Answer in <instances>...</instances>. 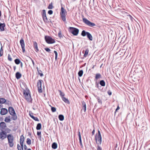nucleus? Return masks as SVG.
<instances>
[{
    "label": "nucleus",
    "instance_id": "nucleus-33",
    "mask_svg": "<svg viewBox=\"0 0 150 150\" xmlns=\"http://www.w3.org/2000/svg\"><path fill=\"white\" fill-rule=\"evenodd\" d=\"M6 100L4 98H0V103L3 104L6 102Z\"/></svg>",
    "mask_w": 150,
    "mask_h": 150
},
{
    "label": "nucleus",
    "instance_id": "nucleus-49",
    "mask_svg": "<svg viewBox=\"0 0 150 150\" xmlns=\"http://www.w3.org/2000/svg\"><path fill=\"white\" fill-rule=\"evenodd\" d=\"M97 150H102L101 147L98 145L97 146Z\"/></svg>",
    "mask_w": 150,
    "mask_h": 150
},
{
    "label": "nucleus",
    "instance_id": "nucleus-58",
    "mask_svg": "<svg viewBox=\"0 0 150 150\" xmlns=\"http://www.w3.org/2000/svg\"><path fill=\"white\" fill-rule=\"evenodd\" d=\"M31 60L33 64V66H34V64H35L34 62V61H33V60L31 58Z\"/></svg>",
    "mask_w": 150,
    "mask_h": 150
},
{
    "label": "nucleus",
    "instance_id": "nucleus-53",
    "mask_svg": "<svg viewBox=\"0 0 150 150\" xmlns=\"http://www.w3.org/2000/svg\"><path fill=\"white\" fill-rule=\"evenodd\" d=\"M79 143L81 146V147L82 148L83 146L82 144V141H79Z\"/></svg>",
    "mask_w": 150,
    "mask_h": 150
},
{
    "label": "nucleus",
    "instance_id": "nucleus-27",
    "mask_svg": "<svg viewBox=\"0 0 150 150\" xmlns=\"http://www.w3.org/2000/svg\"><path fill=\"white\" fill-rule=\"evenodd\" d=\"M58 92L59 93V95H60L61 98H62L63 97H64V96H65V94L64 93L62 92V91H61L60 90H58Z\"/></svg>",
    "mask_w": 150,
    "mask_h": 150
},
{
    "label": "nucleus",
    "instance_id": "nucleus-57",
    "mask_svg": "<svg viewBox=\"0 0 150 150\" xmlns=\"http://www.w3.org/2000/svg\"><path fill=\"white\" fill-rule=\"evenodd\" d=\"M45 40L46 42H47V36L46 35L45 36Z\"/></svg>",
    "mask_w": 150,
    "mask_h": 150
},
{
    "label": "nucleus",
    "instance_id": "nucleus-32",
    "mask_svg": "<svg viewBox=\"0 0 150 150\" xmlns=\"http://www.w3.org/2000/svg\"><path fill=\"white\" fill-rule=\"evenodd\" d=\"M83 73V70H80L78 73V76L79 77H81L82 76Z\"/></svg>",
    "mask_w": 150,
    "mask_h": 150
},
{
    "label": "nucleus",
    "instance_id": "nucleus-42",
    "mask_svg": "<svg viewBox=\"0 0 150 150\" xmlns=\"http://www.w3.org/2000/svg\"><path fill=\"white\" fill-rule=\"evenodd\" d=\"M54 52L55 54V59L56 60L57 59V55H58L57 52L55 50H54Z\"/></svg>",
    "mask_w": 150,
    "mask_h": 150
},
{
    "label": "nucleus",
    "instance_id": "nucleus-55",
    "mask_svg": "<svg viewBox=\"0 0 150 150\" xmlns=\"http://www.w3.org/2000/svg\"><path fill=\"white\" fill-rule=\"evenodd\" d=\"M24 148L25 150H26L27 149V148L26 146L25 145H24Z\"/></svg>",
    "mask_w": 150,
    "mask_h": 150
},
{
    "label": "nucleus",
    "instance_id": "nucleus-14",
    "mask_svg": "<svg viewBox=\"0 0 150 150\" xmlns=\"http://www.w3.org/2000/svg\"><path fill=\"white\" fill-rule=\"evenodd\" d=\"M8 112V110L6 108H2L1 109L0 114L1 115H4L6 114Z\"/></svg>",
    "mask_w": 150,
    "mask_h": 150
},
{
    "label": "nucleus",
    "instance_id": "nucleus-56",
    "mask_svg": "<svg viewBox=\"0 0 150 150\" xmlns=\"http://www.w3.org/2000/svg\"><path fill=\"white\" fill-rule=\"evenodd\" d=\"M95 132V129H94L93 130L92 132V134L93 135L94 134Z\"/></svg>",
    "mask_w": 150,
    "mask_h": 150
},
{
    "label": "nucleus",
    "instance_id": "nucleus-35",
    "mask_svg": "<svg viewBox=\"0 0 150 150\" xmlns=\"http://www.w3.org/2000/svg\"><path fill=\"white\" fill-rule=\"evenodd\" d=\"M37 69L38 74L40 76H43V74L42 73V71L41 70H39L38 67H37Z\"/></svg>",
    "mask_w": 150,
    "mask_h": 150
},
{
    "label": "nucleus",
    "instance_id": "nucleus-9",
    "mask_svg": "<svg viewBox=\"0 0 150 150\" xmlns=\"http://www.w3.org/2000/svg\"><path fill=\"white\" fill-rule=\"evenodd\" d=\"M20 42L21 47L23 52L24 53L25 51V45L24 40L23 38L21 39Z\"/></svg>",
    "mask_w": 150,
    "mask_h": 150
},
{
    "label": "nucleus",
    "instance_id": "nucleus-41",
    "mask_svg": "<svg viewBox=\"0 0 150 150\" xmlns=\"http://www.w3.org/2000/svg\"><path fill=\"white\" fill-rule=\"evenodd\" d=\"M78 135L79 137V141H82L81 139V137L80 134V132L79 131L78 133Z\"/></svg>",
    "mask_w": 150,
    "mask_h": 150
},
{
    "label": "nucleus",
    "instance_id": "nucleus-18",
    "mask_svg": "<svg viewBox=\"0 0 150 150\" xmlns=\"http://www.w3.org/2000/svg\"><path fill=\"white\" fill-rule=\"evenodd\" d=\"M87 38L90 40L92 41L93 39V37L88 32L87 35Z\"/></svg>",
    "mask_w": 150,
    "mask_h": 150
},
{
    "label": "nucleus",
    "instance_id": "nucleus-7",
    "mask_svg": "<svg viewBox=\"0 0 150 150\" xmlns=\"http://www.w3.org/2000/svg\"><path fill=\"white\" fill-rule=\"evenodd\" d=\"M95 137L96 144H101L102 142V137L97 136V134H96Z\"/></svg>",
    "mask_w": 150,
    "mask_h": 150
},
{
    "label": "nucleus",
    "instance_id": "nucleus-19",
    "mask_svg": "<svg viewBox=\"0 0 150 150\" xmlns=\"http://www.w3.org/2000/svg\"><path fill=\"white\" fill-rule=\"evenodd\" d=\"M62 100L64 101L65 103L68 104H70V102L67 98H66L64 97L62 98Z\"/></svg>",
    "mask_w": 150,
    "mask_h": 150
},
{
    "label": "nucleus",
    "instance_id": "nucleus-37",
    "mask_svg": "<svg viewBox=\"0 0 150 150\" xmlns=\"http://www.w3.org/2000/svg\"><path fill=\"white\" fill-rule=\"evenodd\" d=\"M49 106L51 107V110L52 112H54L56 111V109L55 107H52L50 105H49Z\"/></svg>",
    "mask_w": 150,
    "mask_h": 150
},
{
    "label": "nucleus",
    "instance_id": "nucleus-30",
    "mask_svg": "<svg viewBox=\"0 0 150 150\" xmlns=\"http://www.w3.org/2000/svg\"><path fill=\"white\" fill-rule=\"evenodd\" d=\"M99 83H98L97 82L95 83V87L97 88L99 90L100 88H101V86H100L99 84Z\"/></svg>",
    "mask_w": 150,
    "mask_h": 150
},
{
    "label": "nucleus",
    "instance_id": "nucleus-46",
    "mask_svg": "<svg viewBox=\"0 0 150 150\" xmlns=\"http://www.w3.org/2000/svg\"><path fill=\"white\" fill-rule=\"evenodd\" d=\"M8 59L9 61H12V58H11L10 55L9 54L8 55Z\"/></svg>",
    "mask_w": 150,
    "mask_h": 150
},
{
    "label": "nucleus",
    "instance_id": "nucleus-15",
    "mask_svg": "<svg viewBox=\"0 0 150 150\" xmlns=\"http://www.w3.org/2000/svg\"><path fill=\"white\" fill-rule=\"evenodd\" d=\"M33 45L35 49V51L36 52H38L39 51V49L38 47L37 43L35 41L33 42Z\"/></svg>",
    "mask_w": 150,
    "mask_h": 150
},
{
    "label": "nucleus",
    "instance_id": "nucleus-52",
    "mask_svg": "<svg viewBox=\"0 0 150 150\" xmlns=\"http://www.w3.org/2000/svg\"><path fill=\"white\" fill-rule=\"evenodd\" d=\"M97 136L101 137L100 132L99 130L98 131V134H97Z\"/></svg>",
    "mask_w": 150,
    "mask_h": 150
},
{
    "label": "nucleus",
    "instance_id": "nucleus-51",
    "mask_svg": "<svg viewBox=\"0 0 150 150\" xmlns=\"http://www.w3.org/2000/svg\"><path fill=\"white\" fill-rule=\"evenodd\" d=\"M120 108L119 107V105H118L117 106V108H116V109L115 110V114L116 113V112L120 109Z\"/></svg>",
    "mask_w": 150,
    "mask_h": 150
},
{
    "label": "nucleus",
    "instance_id": "nucleus-12",
    "mask_svg": "<svg viewBox=\"0 0 150 150\" xmlns=\"http://www.w3.org/2000/svg\"><path fill=\"white\" fill-rule=\"evenodd\" d=\"M55 42L54 40L51 37L47 36V44H53Z\"/></svg>",
    "mask_w": 150,
    "mask_h": 150
},
{
    "label": "nucleus",
    "instance_id": "nucleus-64",
    "mask_svg": "<svg viewBox=\"0 0 150 150\" xmlns=\"http://www.w3.org/2000/svg\"><path fill=\"white\" fill-rule=\"evenodd\" d=\"M26 150H31L30 149H27Z\"/></svg>",
    "mask_w": 150,
    "mask_h": 150
},
{
    "label": "nucleus",
    "instance_id": "nucleus-38",
    "mask_svg": "<svg viewBox=\"0 0 150 150\" xmlns=\"http://www.w3.org/2000/svg\"><path fill=\"white\" fill-rule=\"evenodd\" d=\"M53 6L52 2H51L47 7V8L49 9H52L53 8Z\"/></svg>",
    "mask_w": 150,
    "mask_h": 150
},
{
    "label": "nucleus",
    "instance_id": "nucleus-8",
    "mask_svg": "<svg viewBox=\"0 0 150 150\" xmlns=\"http://www.w3.org/2000/svg\"><path fill=\"white\" fill-rule=\"evenodd\" d=\"M42 81V80H40L38 81L37 83V86L38 88V89L39 93L42 92L41 87Z\"/></svg>",
    "mask_w": 150,
    "mask_h": 150
},
{
    "label": "nucleus",
    "instance_id": "nucleus-1",
    "mask_svg": "<svg viewBox=\"0 0 150 150\" xmlns=\"http://www.w3.org/2000/svg\"><path fill=\"white\" fill-rule=\"evenodd\" d=\"M6 137L7 138L8 144L9 146L11 147H12L14 144L13 136L11 134L7 135L6 132L4 131H2L1 132H0V139L3 140Z\"/></svg>",
    "mask_w": 150,
    "mask_h": 150
},
{
    "label": "nucleus",
    "instance_id": "nucleus-59",
    "mask_svg": "<svg viewBox=\"0 0 150 150\" xmlns=\"http://www.w3.org/2000/svg\"><path fill=\"white\" fill-rule=\"evenodd\" d=\"M20 64V66H21V68H22V67H23V63H22L21 62Z\"/></svg>",
    "mask_w": 150,
    "mask_h": 150
},
{
    "label": "nucleus",
    "instance_id": "nucleus-13",
    "mask_svg": "<svg viewBox=\"0 0 150 150\" xmlns=\"http://www.w3.org/2000/svg\"><path fill=\"white\" fill-rule=\"evenodd\" d=\"M81 103L82 107L81 110H83L84 112H85L86 111V103L84 101H81Z\"/></svg>",
    "mask_w": 150,
    "mask_h": 150
},
{
    "label": "nucleus",
    "instance_id": "nucleus-25",
    "mask_svg": "<svg viewBox=\"0 0 150 150\" xmlns=\"http://www.w3.org/2000/svg\"><path fill=\"white\" fill-rule=\"evenodd\" d=\"M88 32H86L85 31V30H83L82 31L81 35L82 36L84 37L86 35H87Z\"/></svg>",
    "mask_w": 150,
    "mask_h": 150
},
{
    "label": "nucleus",
    "instance_id": "nucleus-10",
    "mask_svg": "<svg viewBox=\"0 0 150 150\" xmlns=\"http://www.w3.org/2000/svg\"><path fill=\"white\" fill-rule=\"evenodd\" d=\"M42 15L44 21L46 23L47 22V17L46 16V11L45 10H42Z\"/></svg>",
    "mask_w": 150,
    "mask_h": 150
},
{
    "label": "nucleus",
    "instance_id": "nucleus-3",
    "mask_svg": "<svg viewBox=\"0 0 150 150\" xmlns=\"http://www.w3.org/2000/svg\"><path fill=\"white\" fill-rule=\"evenodd\" d=\"M29 90L24 91H23V95L25 96V99L28 102L31 103L32 99L30 94L29 93Z\"/></svg>",
    "mask_w": 150,
    "mask_h": 150
},
{
    "label": "nucleus",
    "instance_id": "nucleus-47",
    "mask_svg": "<svg viewBox=\"0 0 150 150\" xmlns=\"http://www.w3.org/2000/svg\"><path fill=\"white\" fill-rule=\"evenodd\" d=\"M4 130H5L8 133H10L11 131V130L8 128H6Z\"/></svg>",
    "mask_w": 150,
    "mask_h": 150
},
{
    "label": "nucleus",
    "instance_id": "nucleus-36",
    "mask_svg": "<svg viewBox=\"0 0 150 150\" xmlns=\"http://www.w3.org/2000/svg\"><path fill=\"white\" fill-rule=\"evenodd\" d=\"M4 121L6 122H9L11 121V119H9L8 118V117H6L5 118Z\"/></svg>",
    "mask_w": 150,
    "mask_h": 150
},
{
    "label": "nucleus",
    "instance_id": "nucleus-21",
    "mask_svg": "<svg viewBox=\"0 0 150 150\" xmlns=\"http://www.w3.org/2000/svg\"><path fill=\"white\" fill-rule=\"evenodd\" d=\"M21 76V74L19 72H17L16 74V77L17 79H19Z\"/></svg>",
    "mask_w": 150,
    "mask_h": 150
},
{
    "label": "nucleus",
    "instance_id": "nucleus-20",
    "mask_svg": "<svg viewBox=\"0 0 150 150\" xmlns=\"http://www.w3.org/2000/svg\"><path fill=\"white\" fill-rule=\"evenodd\" d=\"M32 113H31V114L30 113V117L33 118L34 120H35V121H39V120L38 118L37 117H35L33 116L32 114Z\"/></svg>",
    "mask_w": 150,
    "mask_h": 150
},
{
    "label": "nucleus",
    "instance_id": "nucleus-11",
    "mask_svg": "<svg viewBox=\"0 0 150 150\" xmlns=\"http://www.w3.org/2000/svg\"><path fill=\"white\" fill-rule=\"evenodd\" d=\"M0 126L1 131H4L6 127V124L4 122H1L0 123Z\"/></svg>",
    "mask_w": 150,
    "mask_h": 150
},
{
    "label": "nucleus",
    "instance_id": "nucleus-2",
    "mask_svg": "<svg viewBox=\"0 0 150 150\" xmlns=\"http://www.w3.org/2000/svg\"><path fill=\"white\" fill-rule=\"evenodd\" d=\"M8 111L10 114L12 116L11 118L13 120H16L17 118V117L13 108L12 107H10L8 108Z\"/></svg>",
    "mask_w": 150,
    "mask_h": 150
},
{
    "label": "nucleus",
    "instance_id": "nucleus-63",
    "mask_svg": "<svg viewBox=\"0 0 150 150\" xmlns=\"http://www.w3.org/2000/svg\"><path fill=\"white\" fill-rule=\"evenodd\" d=\"M44 49L46 51H47V47L45 48Z\"/></svg>",
    "mask_w": 150,
    "mask_h": 150
},
{
    "label": "nucleus",
    "instance_id": "nucleus-23",
    "mask_svg": "<svg viewBox=\"0 0 150 150\" xmlns=\"http://www.w3.org/2000/svg\"><path fill=\"white\" fill-rule=\"evenodd\" d=\"M99 83L102 86H105V83L104 80H101L99 82Z\"/></svg>",
    "mask_w": 150,
    "mask_h": 150
},
{
    "label": "nucleus",
    "instance_id": "nucleus-43",
    "mask_svg": "<svg viewBox=\"0 0 150 150\" xmlns=\"http://www.w3.org/2000/svg\"><path fill=\"white\" fill-rule=\"evenodd\" d=\"M96 98L97 99L98 102L101 104L102 103V101L100 100V97H97Z\"/></svg>",
    "mask_w": 150,
    "mask_h": 150
},
{
    "label": "nucleus",
    "instance_id": "nucleus-17",
    "mask_svg": "<svg viewBox=\"0 0 150 150\" xmlns=\"http://www.w3.org/2000/svg\"><path fill=\"white\" fill-rule=\"evenodd\" d=\"M24 140V138L23 135H22L20 138V144L21 145H23V142Z\"/></svg>",
    "mask_w": 150,
    "mask_h": 150
},
{
    "label": "nucleus",
    "instance_id": "nucleus-31",
    "mask_svg": "<svg viewBox=\"0 0 150 150\" xmlns=\"http://www.w3.org/2000/svg\"><path fill=\"white\" fill-rule=\"evenodd\" d=\"M41 124L40 123H39L37 125L36 128L37 130H40L41 129Z\"/></svg>",
    "mask_w": 150,
    "mask_h": 150
},
{
    "label": "nucleus",
    "instance_id": "nucleus-48",
    "mask_svg": "<svg viewBox=\"0 0 150 150\" xmlns=\"http://www.w3.org/2000/svg\"><path fill=\"white\" fill-rule=\"evenodd\" d=\"M47 13H48L50 15H51L53 13V11L52 10H49L47 12Z\"/></svg>",
    "mask_w": 150,
    "mask_h": 150
},
{
    "label": "nucleus",
    "instance_id": "nucleus-28",
    "mask_svg": "<svg viewBox=\"0 0 150 150\" xmlns=\"http://www.w3.org/2000/svg\"><path fill=\"white\" fill-rule=\"evenodd\" d=\"M21 146L19 144L17 145V148L18 150H23V145H21Z\"/></svg>",
    "mask_w": 150,
    "mask_h": 150
},
{
    "label": "nucleus",
    "instance_id": "nucleus-60",
    "mask_svg": "<svg viewBox=\"0 0 150 150\" xmlns=\"http://www.w3.org/2000/svg\"><path fill=\"white\" fill-rule=\"evenodd\" d=\"M50 51V50L49 48H47V52H49Z\"/></svg>",
    "mask_w": 150,
    "mask_h": 150
},
{
    "label": "nucleus",
    "instance_id": "nucleus-34",
    "mask_svg": "<svg viewBox=\"0 0 150 150\" xmlns=\"http://www.w3.org/2000/svg\"><path fill=\"white\" fill-rule=\"evenodd\" d=\"M15 63L17 64H19L21 62L20 60L19 59H16L14 60Z\"/></svg>",
    "mask_w": 150,
    "mask_h": 150
},
{
    "label": "nucleus",
    "instance_id": "nucleus-24",
    "mask_svg": "<svg viewBox=\"0 0 150 150\" xmlns=\"http://www.w3.org/2000/svg\"><path fill=\"white\" fill-rule=\"evenodd\" d=\"M57 147V144L56 142H53L52 145V147L54 149H56Z\"/></svg>",
    "mask_w": 150,
    "mask_h": 150
},
{
    "label": "nucleus",
    "instance_id": "nucleus-50",
    "mask_svg": "<svg viewBox=\"0 0 150 150\" xmlns=\"http://www.w3.org/2000/svg\"><path fill=\"white\" fill-rule=\"evenodd\" d=\"M107 93H108V95L109 96H110L112 95V92L110 90H108V91Z\"/></svg>",
    "mask_w": 150,
    "mask_h": 150
},
{
    "label": "nucleus",
    "instance_id": "nucleus-44",
    "mask_svg": "<svg viewBox=\"0 0 150 150\" xmlns=\"http://www.w3.org/2000/svg\"><path fill=\"white\" fill-rule=\"evenodd\" d=\"M3 49L2 47H1L0 50V56H1L3 55Z\"/></svg>",
    "mask_w": 150,
    "mask_h": 150
},
{
    "label": "nucleus",
    "instance_id": "nucleus-16",
    "mask_svg": "<svg viewBox=\"0 0 150 150\" xmlns=\"http://www.w3.org/2000/svg\"><path fill=\"white\" fill-rule=\"evenodd\" d=\"M5 23H0V29L1 31H3L4 30V27H5Z\"/></svg>",
    "mask_w": 150,
    "mask_h": 150
},
{
    "label": "nucleus",
    "instance_id": "nucleus-5",
    "mask_svg": "<svg viewBox=\"0 0 150 150\" xmlns=\"http://www.w3.org/2000/svg\"><path fill=\"white\" fill-rule=\"evenodd\" d=\"M67 12L65 9L63 7H61V11L60 13V15L61 19L63 21H65L66 20L65 14Z\"/></svg>",
    "mask_w": 150,
    "mask_h": 150
},
{
    "label": "nucleus",
    "instance_id": "nucleus-6",
    "mask_svg": "<svg viewBox=\"0 0 150 150\" xmlns=\"http://www.w3.org/2000/svg\"><path fill=\"white\" fill-rule=\"evenodd\" d=\"M83 21L85 24L90 27H93L96 25L94 23L91 22L86 18H83Z\"/></svg>",
    "mask_w": 150,
    "mask_h": 150
},
{
    "label": "nucleus",
    "instance_id": "nucleus-62",
    "mask_svg": "<svg viewBox=\"0 0 150 150\" xmlns=\"http://www.w3.org/2000/svg\"><path fill=\"white\" fill-rule=\"evenodd\" d=\"M6 117H8V118L10 119L11 116H9Z\"/></svg>",
    "mask_w": 150,
    "mask_h": 150
},
{
    "label": "nucleus",
    "instance_id": "nucleus-40",
    "mask_svg": "<svg viewBox=\"0 0 150 150\" xmlns=\"http://www.w3.org/2000/svg\"><path fill=\"white\" fill-rule=\"evenodd\" d=\"M58 36L60 38L63 37V35L62 34V32L61 30L59 31L58 33Z\"/></svg>",
    "mask_w": 150,
    "mask_h": 150
},
{
    "label": "nucleus",
    "instance_id": "nucleus-45",
    "mask_svg": "<svg viewBox=\"0 0 150 150\" xmlns=\"http://www.w3.org/2000/svg\"><path fill=\"white\" fill-rule=\"evenodd\" d=\"M99 90L100 91L102 92H104L105 91H106V90H105V88H102V87H101V88H100Z\"/></svg>",
    "mask_w": 150,
    "mask_h": 150
},
{
    "label": "nucleus",
    "instance_id": "nucleus-22",
    "mask_svg": "<svg viewBox=\"0 0 150 150\" xmlns=\"http://www.w3.org/2000/svg\"><path fill=\"white\" fill-rule=\"evenodd\" d=\"M101 78V76L99 73H98L96 74L95 77V80H97L98 79Z\"/></svg>",
    "mask_w": 150,
    "mask_h": 150
},
{
    "label": "nucleus",
    "instance_id": "nucleus-54",
    "mask_svg": "<svg viewBox=\"0 0 150 150\" xmlns=\"http://www.w3.org/2000/svg\"><path fill=\"white\" fill-rule=\"evenodd\" d=\"M41 134V132H38V131L37 132V134L39 136H40Z\"/></svg>",
    "mask_w": 150,
    "mask_h": 150
},
{
    "label": "nucleus",
    "instance_id": "nucleus-61",
    "mask_svg": "<svg viewBox=\"0 0 150 150\" xmlns=\"http://www.w3.org/2000/svg\"><path fill=\"white\" fill-rule=\"evenodd\" d=\"M13 69H14V70H15V69H16V67H13Z\"/></svg>",
    "mask_w": 150,
    "mask_h": 150
},
{
    "label": "nucleus",
    "instance_id": "nucleus-4",
    "mask_svg": "<svg viewBox=\"0 0 150 150\" xmlns=\"http://www.w3.org/2000/svg\"><path fill=\"white\" fill-rule=\"evenodd\" d=\"M79 30L76 28L73 27H69V31L74 35H77L79 33Z\"/></svg>",
    "mask_w": 150,
    "mask_h": 150
},
{
    "label": "nucleus",
    "instance_id": "nucleus-29",
    "mask_svg": "<svg viewBox=\"0 0 150 150\" xmlns=\"http://www.w3.org/2000/svg\"><path fill=\"white\" fill-rule=\"evenodd\" d=\"M89 52V50L88 48H87L84 54L83 55V57H86L88 54Z\"/></svg>",
    "mask_w": 150,
    "mask_h": 150
},
{
    "label": "nucleus",
    "instance_id": "nucleus-39",
    "mask_svg": "<svg viewBox=\"0 0 150 150\" xmlns=\"http://www.w3.org/2000/svg\"><path fill=\"white\" fill-rule=\"evenodd\" d=\"M26 142L27 144L30 145L31 144V140L29 138H27V139Z\"/></svg>",
    "mask_w": 150,
    "mask_h": 150
},
{
    "label": "nucleus",
    "instance_id": "nucleus-26",
    "mask_svg": "<svg viewBox=\"0 0 150 150\" xmlns=\"http://www.w3.org/2000/svg\"><path fill=\"white\" fill-rule=\"evenodd\" d=\"M58 118L60 121H62L64 120V117L63 115L60 114L58 116Z\"/></svg>",
    "mask_w": 150,
    "mask_h": 150
}]
</instances>
